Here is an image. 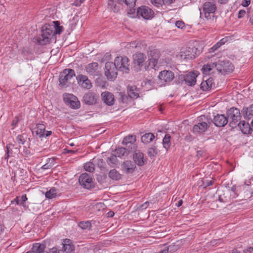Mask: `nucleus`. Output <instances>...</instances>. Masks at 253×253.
I'll return each mask as SVG.
<instances>
[{
	"label": "nucleus",
	"instance_id": "nucleus-1",
	"mask_svg": "<svg viewBox=\"0 0 253 253\" xmlns=\"http://www.w3.org/2000/svg\"><path fill=\"white\" fill-rule=\"evenodd\" d=\"M42 32L38 41L41 45H46L49 43L54 36V27L49 24H45L42 27Z\"/></svg>",
	"mask_w": 253,
	"mask_h": 253
},
{
	"label": "nucleus",
	"instance_id": "nucleus-2",
	"mask_svg": "<svg viewBox=\"0 0 253 253\" xmlns=\"http://www.w3.org/2000/svg\"><path fill=\"white\" fill-rule=\"evenodd\" d=\"M198 54V49L194 46L182 47L176 57L180 60L194 58Z\"/></svg>",
	"mask_w": 253,
	"mask_h": 253
},
{
	"label": "nucleus",
	"instance_id": "nucleus-3",
	"mask_svg": "<svg viewBox=\"0 0 253 253\" xmlns=\"http://www.w3.org/2000/svg\"><path fill=\"white\" fill-rule=\"evenodd\" d=\"M216 70L222 74H229L234 70V66L227 60H218L215 62Z\"/></svg>",
	"mask_w": 253,
	"mask_h": 253
},
{
	"label": "nucleus",
	"instance_id": "nucleus-4",
	"mask_svg": "<svg viewBox=\"0 0 253 253\" xmlns=\"http://www.w3.org/2000/svg\"><path fill=\"white\" fill-rule=\"evenodd\" d=\"M228 120L230 121L229 125L232 127H234L238 122L241 119V115L239 109L232 107L229 109L227 112Z\"/></svg>",
	"mask_w": 253,
	"mask_h": 253
},
{
	"label": "nucleus",
	"instance_id": "nucleus-5",
	"mask_svg": "<svg viewBox=\"0 0 253 253\" xmlns=\"http://www.w3.org/2000/svg\"><path fill=\"white\" fill-rule=\"evenodd\" d=\"M116 65L117 70L123 73H127L129 71V59L126 57L118 56L115 58L113 63Z\"/></svg>",
	"mask_w": 253,
	"mask_h": 253
},
{
	"label": "nucleus",
	"instance_id": "nucleus-6",
	"mask_svg": "<svg viewBox=\"0 0 253 253\" xmlns=\"http://www.w3.org/2000/svg\"><path fill=\"white\" fill-rule=\"evenodd\" d=\"M74 76H75V72L74 70L71 69H66L61 73L59 81L60 85L62 86H67L68 84V82Z\"/></svg>",
	"mask_w": 253,
	"mask_h": 253
},
{
	"label": "nucleus",
	"instance_id": "nucleus-7",
	"mask_svg": "<svg viewBox=\"0 0 253 253\" xmlns=\"http://www.w3.org/2000/svg\"><path fill=\"white\" fill-rule=\"evenodd\" d=\"M216 9L215 4L213 2L207 1L203 5V11L205 17L207 20L213 19L214 12Z\"/></svg>",
	"mask_w": 253,
	"mask_h": 253
},
{
	"label": "nucleus",
	"instance_id": "nucleus-8",
	"mask_svg": "<svg viewBox=\"0 0 253 253\" xmlns=\"http://www.w3.org/2000/svg\"><path fill=\"white\" fill-rule=\"evenodd\" d=\"M105 75L108 80L113 81L117 78V70L113 62H107L106 63Z\"/></svg>",
	"mask_w": 253,
	"mask_h": 253
},
{
	"label": "nucleus",
	"instance_id": "nucleus-9",
	"mask_svg": "<svg viewBox=\"0 0 253 253\" xmlns=\"http://www.w3.org/2000/svg\"><path fill=\"white\" fill-rule=\"evenodd\" d=\"M79 182L84 188L90 189L94 187L92 176L86 173L82 174L79 178Z\"/></svg>",
	"mask_w": 253,
	"mask_h": 253
},
{
	"label": "nucleus",
	"instance_id": "nucleus-10",
	"mask_svg": "<svg viewBox=\"0 0 253 253\" xmlns=\"http://www.w3.org/2000/svg\"><path fill=\"white\" fill-rule=\"evenodd\" d=\"M63 99L66 105L73 109H78L80 107V102L78 98L72 94H64Z\"/></svg>",
	"mask_w": 253,
	"mask_h": 253
},
{
	"label": "nucleus",
	"instance_id": "nucleus-11",
	"mask_svg": "<svg viewBox=\"0 0 253 253\" xmlns=\"http://www.w3.org/2000/svg\"><path fill=\"white\" fill-rule=\"evenodd\" d=\"M158 78L161 83L166 84L173 80L174 74L171 71L164 70L159 73Z\"/></svg>",
	"mask_w": 253,
	"mask_h": 253
},
{
	"label": "nucleus",
	"instance_id": "nucleus-12",
	"mask_svg": "<svg viewBox=\"0 0 253 253\" xmlns=\"http://www.w3.org/2000/svg\"><path fill=\"white\" fill-rule=\"evenodd\" d=\"M99 96L95 92L88 91L83 96V102L88 105H93L97 103Z\"/></svg>",
	"mask_w": 253,
	"mask_h": 253
},
{
	"label": "nucleus",
	"instance_id": "nucleus-13",
	"mask_svg": "<svg viewBox=\"0 0 253 253\" xmlns=\"http://www.w3.org/2000/svg\"><path fill=\"white\" fill-rule=\"evenodd\" d=\"M137 14L138 16H140L145 19H150L153 17L154 12L149 7L141 6L137 9Z\"/></svg>",
	"mask_w": 253,
	"mask_h": 253
},
{
	"label": "nucleus",
	"instance_id": "nucleus-14",
	"mask_svg": "<svg viewBox=\"0 0 253 253\" xmlns=\"http://www.w3.org/2000/svg\"><path fill=\"white\" fill-rule=\"evenodd\" d=\"M99 65L97 62H92L87 64L85 67L87 73L91 76H97L99 74Z\"/></svg>",
	"mask_w": 253,
	"mask_h": 253
},
{
	"label": "nucleus",
	"instance_id": "nucleus-15",
	"mask_svg": "<svg viewBox=\"0 0 253 253\" xmlns=\"http://www.w3.org/2000/svg\"><path fill=\"white\" fill-rule=\"evenodd\" d=\"M77 80L79 84H80L83 88L90 89L92 87L91 83L88 77L85 75H79L77 77Z\"/></svg>",
	"mask_w": 253,
	"mask_h": 253
},
{
	"label": "nucleus",
	"instance_id": "nucleus-16",
	"mask_svg": "<svg viewBox=\"0 0 253 253\" xmlns=\"http://www.w3.org/2000/svg\"><path fill=\"white\" fill-rule=\"evenodd\" d=\"M198 76V72H190L184 76V80L188 85H194L196 82V77Z\"/></svg>",
	"mask_w": 253,
	"mask_h": 253
},
{
	"label": "nucleus",
	"instance_id": "nucleus-17",
	"mask_svg": "<svg viewBox=\"0 0 253 253\" xmlns=\"http://www.w3.org/2000/svg\"><path fill=\"white\" fill-rule=\"evenodd\" d=\"M213 123L216 126L222 127L228 123V118L224 115L217 114L213 118Z\"/></svg>",
	"mask_w": 253,
	"mask_h": 253
},
{
	"label": "nucleus",
	"instance_id": "nucleus-18",
	"mask_svg": "<svg viewBox=\"0 0 253 253\" xmlns=\"http://www.w3.org/2000/svg\"><path fill=\"white\" fill-rule=\"evenodd\" d=\"M101 97L106 105L112 106L114 104V96L112 93L108 91L103 92L101 93Z\"/></svg>",
	"mask_w": 253,
	"mask_h": 253
},
{
	"label": "nucleus",
	"instance_id": "nucleus-19",
	"mask_svg": "<svg viewBox=\"0 0 253 253\" xmlns=\"http://www.w3.org/2000/svg\"><path fill=\"white\" fill-rule=\"evenodd\" d=\"M122 168L125 173H131L134 171L136 165L135 163L131 161H126L122 164Z\"/></svg>",
	"mask_w": 253,
	"mask_h": 253
},
{
	"label": "nucleus",
	"instance_id": "nucleus-20",
	"mask_svg": "<svg viewBox=\"0 0 253 253\" xmlns=\"http://www.w3.org/2000/svg\"><path fill=\"white\" fill-rule=\"evenodd\" d=\"M133 158L135 164L139 166H143L146 162V160L144 159V154L138 150L135 151Z\"/></svg>",
	"mask_w": 253,
	"mask_h": 253
},
{
	"label": "nucleus",
	"instance_id": "nucleus-21",
	"mask_svg": "<svg viewBox=\"0 0 253 253\" xmlns=\"http://www.w3.org/2000/svg\"><path fill=\"white\" fill-rule=\"evenodd\" d=\"M209 127V125L207 123L202 122L195 125L193 127V131L195 133H202L205 132Z\"/></svg>",
	"mask_w": 253,
	"mask_h": 253
},
{
	"label": "nucleus",
	"instance_id": "nucleus-22",
	"mask_svg": "<svg viewBox=\"0 0 253 253\" xmlns=\"http://www.w3.org/2000/svg\"><path fill=\"white\" fill-rule=\"evenodd\" d=\"M45 126L44 125L40 123H37L36 126L32 129V133H35L40 138L44 137V133L45 132Z\"/></svg>",
	"mask_w": 253,
	"mask_h": 253
},
{
	"label": "nucleus",
	"instance_id": "nucleus-23",
	"mask_svg": "<svg viewBox=\"0 0 253 253\" xmlns=\"http://www.w3.org/2000/svg\"><path fill=\"white\" fill-rule=\"evenodd\" d=\"M238 126L240 130L244 134H250L252 131L251 125L245 121H240L238 123Z\"/></svg>",
	"mask_w": 253,
	"mask_h": 253
},
{
	"label": "nucleus",
	"instance_id": "nucleus-24",
	"mask_svg": "<svg viewBox=\"0 0 253 253\" xmlns=\"http://www.w3.org/2000/svg\"><path fill=\"white\" fill-rule=\"evenodd\" d=\"M201 89L204 91L209 90L211 89L213 86H214V83L213 79L212 78H210L206 81H203L201 84Z\"/></svg>",
	"mask_w": 253,
	"mask_h": 253
},
{
	"label": "nucleus",
	"instance_id": "nucleus-25",
	"mask_svg": "<svg viewBox=\"0 0 253 253\" xmlns=\"http://www.w3.org/2000/svg\"><path fill=\"white\" fill-rule=\"evenodd\" d=\"M62 245L64 252L67 253H71L74 250V247L70 239H64Z\"/></svg>",
	"mask_w": 253,
	"mask_h": 253
},
{
	"label": "nucleus",
	"instance_id": "nucleus-26",
	"mask_svg": "<svg viewBox=\"0 0 253 253\" xmlns=\"http://www.w3.org/2000/svg\"><path fill=\"white\" fill-rule=\"evenodd\" d=\"M133 61L135 64L141 66L146 59L145 54L141 52H137L133 56Z\"/></svg>",
	"mask_w": 253,
	"mask_h": 253
},
{
	"label": "nucleus",
	"instance_id": "nucleus-27",
	"mask_svg": "<svg viewBox=\"0 0 253 253\" xmlns=\"http://www.w3.org/2000/svg\"><path fill=\"white\" fill-rule=\"evenodd\" d=\"M45 246L44 244L35 243L33 245L32 250L27 253H41L45 250Z\"/></svg>",
	"mask_w": 253,
	"mask_h": 253
},
{
	"label": "nucleus",
	"instance_id": "nucleus-28",
	"mask_svg": "<svg viewBox=\"0 0 253 253\" xmlns=\"http://www.w3.org/2000/svg\"><path fill=\"white\" fill-rule=\"evenodd\" d=\"M136 141V136L133 135H130L124 137L122 144L124 145H128L129 144L132 145L133 147L134 148L135 147L134 144L135 142Z\"/></svg>",
	"mask_w": 253,
	"mask_h": 253
},
{
	"label": "nucleus",
	"instance_id": "nucleus-29",
	"mask_svg": "<svg viewBox=\"0 0 253 253\" xmlns=\"http://www.w3.org/2000/svg\"><path fill=\"white\" fill-rule=\"evenodd\" d=\"M242 113L245 118L249 119L253 116V105L248 107H244L242 110Z\"/></svg>",
	"mask_w": 253,
	"mask_h": 253
},
{
	"label": "nucleus",
	"instance_id": "nucleus-30",
	"mask_svg": "<svg viewBox=\"0 0 253 253\" xmlns=\"http://www.w3.org/2000/svg\"><path fill=\"white\" fill-rule=\"evenodd\" d=\"M215 62L204 65L202 69L203 74L209 75L211 73H212V70L213 68H215Z\"/></svg>",
	"mask_w": 253,
	"mask_h": 253
},
{
	"label": "nucleus",
	"instance_id": "nucleus-31",
	"mask_svg": "<svg viewBox=\"0 0 253 253\" xmlns=\"http://www.w3.org/2000/svg\"><path fill=\"white\" fill-rule=\"evenodd\" d=\"M155 136L152 133H146L142 136L141 141L145 144H148L152 142Z\"/></svg>",
	"mask_w": 253,
	"mask_h": 253
},
{
	"label": "nucleus",
	"instance_id": "nucleus-32",
	"mask_svg": "<svg viewBox=\"0 0 253 253\" xmlns=\"http://www.w3.org/2000/svg\"><path fill=\"white\" fill-rule=\"evenodd\" d=\"M115 153V154L118 157H121L127 155L128 154L129 151L124 147H118L116 149Z\"/></svg>",
	"mask_w": 253,
	"mask_h": 253
},
{
	"label": "nucleus",
	"instance_id": "nucleus-33",
	"mask_svg": "<svg viewBox=\"0 0 253 253\" xmlns=\"http://www.w3.org/2000/svg\"><path fill=\"white\" fill-rule=\"evenodd\" d=\"M109 177L114 180H118L121 179V175L115 169H111L109 173Z\"/></svg>",
	"mask_w": 253,
	"mask_h": 253
},
{
	"label": "nucleus",
	"instance_id": "nucleus-34",
	"mask_svg": "<svg viewBox=\"0 0 253 253\" xmlns=\"http://www.w3.org/2000/svg\"><path fill=\"white\" fill-rule=\"evenodd\" d=\"M170 135L169 134H166L163 140L164 147L167 151L170 146Z\"/></svg>",
	"mask_w": 253,
	"mask_h": 253
},
{
	"label": "nucleus",
	"instance_id": "nucleus-35",
	"mask_svg": "<svg viewBox=\"0 0 253 253\" xmlns=\"http://www.w3.org/2000/svg\"><path fill=\"white\" fill-rule=\"evenodd\" d=\"M57 196V189L53 187L51 188L49 190L45 193L46 198L51 199L55 198Z\"/></svg>",
	"mask_w": 253,
	"mask_h": 253
},
{
	"label": "nucleus",
	"instance_id": "nucleus-36",
	"mask_svg": "<svg viewBox=\"0 0 253 253\" xmlns=\"http://www.w3.org/2000/svg\"><path fill=\"white\" fill-rule=\"evenodd\" d=\"M14 148L15 150L16 151V152H18L19 150L16 148H14V146L13 145H7L6 146V154L5 157V159H8V158L10 156L14 157V156L12 154V149Z\"/></svg>",
	"mask_w": 253,
	"mask_h": 253
},
{
	"label": "nucleus",
	"instance_id": "nucleus-37",
	"mask_svg": "<svg viewBox=\"0 0 253 253\" xmlns=\"http://www.w3.org/2000/svg\"><path fill=\"white\" fill-rule=\"evenodd\" d=\"M54 25H51L54 27V32L55 34H60L63 31V27L59 25L58 21H54Z\"/></svg>",
	"mask_w": 253,
	"mask_h": 253
},
{
	"label": "nucleus",
	"instance_id": "nucleus-38",
	"mask_svg": "<svg viewBox=\"0 0 253 253\" xmlns=\"http://www.w3.org/2000/svg\"><path fill=\"white\" fill-rule=\"evenodd\" d=\"M55 160L53 158H48L47 160L46 163L42 166V169H47L52 168L54 165Z\"/></svg>",
	"mask_w": 253,
	"mask_h": 253
},
{
	"label": "nucleus",
	"instance_id": "nucleus-39",
	"mask_svg": "<svg viewBox=\"0 0 253 253\" xmlns=\"http://www.w3.org/2000/svg\"><path fill=\"white\" fill-rule=\"evenodd\" d=\"M134 89L133 86L129 87L128 88V95L131 98H137L139 96V94L135 91Z\"/></svg>",
	"mask_w": 253,
	"mask_h": 253
},
{
	"label": "nucleus",
	"instance_id": "nucleus-40",
	"mask_svg": "<svg viewBox=\"0 0 253 253\" xmlns=\"http://www.w3.org/2000/svg\"><path fill=\"white\" fill-rule=\"evenodd\" d=\"M119 4L125 3L127 6L131 7L135 5L136 0H117Z\"/></svg>",
	"mask_w": 253,
	"mask_h": 253
},
{
	"label": "nucleus",
	"instance_id": "nucleus-41",
	"mask_svg": "<svg viewBox=\"0 0 253 253\" xmlns=\"http://www.w3.org/2000/svg\"><path fill=\"white\" fill-rule=\"evenodd\" d=\"M79 226L83 229H89L91 227V224L89 221L80 222Z\"/></svg>",
	"mask_w": 253,
	"mask_h": 253
},
{
	"label": "nucleus",
	"instance_id": "nucleus-42",
	"mask_svg": "<svg viewBox=\"0 0 253 253\" xmlns=\"http://www.w3.org/2000/svg\"><path fill=\"white\" fill-rule=\"evenodd\" d=\"M158 154V151L155 146H152L148 149V154L150 157H154Z\"/></svg>",
	"mask_w": 253,
	"mask_h": 253
},
{
	"label": "nucleus",
	"instance_id": "nucleus-43",
	"mask_svg": "<svg viewBox=\"0 0 253 253\" xmlns=\"http://www.w3.org/2000/svg\"><path fill=\"white\" fill-rule=\"evenodd\" d=\"M84 169L86 171L92 172L94 170V165L91 162H88L84 164Z\"/></svg>",
	"mask_w": 253,
	"mask_h": 253
},
{
	"label": "nucleus",
	"instance_id": "nucleus-44",
	"mask_svg": "<svg viewBox=\"0 0 253 253\" xmlns=\"http://www.w3.org/2000/svg\"><path fill=\"white\" fill-rule=\"evenodd\" d=\"M118 157L115 154L114 155H112L110 157L107 159V163L109 165L110 164H116L118 162L117 158Z\"/></svg>",
	"mask_w": 253,
	"mask_h": 253
},
{
	"label": "nucleus",
	"instance_id": "nucleus-45",
	"mask_svg": "<svg viewBox=\"0 0 253 253\" xmlns=\"http://www.w3.org/2000/svg\"><path fill=\"white\" fill-rule=\"evenodd\" d=\"M27 200V198L26 194H24L21 197L20 200H18V198L16 197V198L15 199V201H16V203L17 204H20L22 205H24L25 204V202Z\"/></svg>",
	"mask_w": 253,
	"mask_h": 253
},
{
	"label": "nucleus",
	"instance_id": "nucleus-46",
	"mask_svg": "<svg viewBox=\"0 0 253 253\" xmlns=\"http://www.w3.org/2000/svg\"><path fill=\"white\" fill-rule=\"evenodd\" d=\"M214 182L213 179L205 180L203 181V186L204 188L212 185Z\"/></svg>",
	"mask_w": 253,
	"mask_h": 253
},
{
	"label": "nucleus",
	"instance_id": "nucleus-47",
	"mask_svg": "<svg viewBox=\"0 0 253 253\" xmlns=\"http://www.w3.org/2000/svg\"><path fill=\"white\" fill-rule=\"evenodd\" d=\"M16 141L19 144H24L25 140L23 135H19L16 137Z\"/></svg>",
	"mask_w": 253,
	"mask_h": 253
},
{
	"label": "nucleus",
	"instance_id": "nucleus-48",
	"mask_svg": "<svg viewBox=\"0 0 253 253\" xmlns=\"http://www.w3.org/2000/svg\"><path fill=\"white\" fill-rule=\"evenodd\" d=\"M62 252H63V251L59 250L57 248L54 247V248H52V249H50L49 250V252H48V253L45 252L44 250L43 251H42V253H61Z\"/></svg>",
	"mask_w": 253,
	"mask_h": 253
},
{
	"label": "nucleus",
	"instance_id": "nucleus-49",
	"mask_svg": "<svg viewBox=\"0 0 253 253\" xmlns=\"http://www.w3.org/2000/svg\"><path fill=\"white\" fill-rule=\"evenodd\" d=\"M218 200L220 202L227 203L228 202V199L225 196V194L218 196Z\"/></svg>",
	"mask_w": 253,
	"mask_h": 253
},
{
	"label": "nucleus",
	"instance_id": "nucleus-50",
	"mask_svg": "<svg viewBox=\"0 0 253 253\" xmlns=\"http://www.w3.org/2000/svg\"><path fill=\"white\" fill-rule=\"evenodd\" d=\"M151 1L153 5L158 7L162 5V0H151Z\"/></svg>",
	"mask_w": 253,
	"mask_h": 253
},
{
	"label": "nucleus",
	"instance_id": "nucleus-51",
	"mask_svg": "<svg viewBox=\"0 0 253 253\" xmlns=\"http://www.w3.org/2000/svg\"><path fill=\"white\" fill-rule=\"evenodd\" d=\"M175 26L178 28L182 29L184 27L185 24L182 21H177L175 22Z\"/></svg>",
	"mask_w": 253,
	"mask_h": 253
},
{
	"label": "nucleus",
	"instance_id": "nucleus-52",
	"mask_svg": "<svg viewBox=\"0 0 253 253\" xmlns=\"http://www.w3.org/2000/svg\"><path fill=\"white\" fill-rule=\"evenodd\" d=\"M157 64V60L155 58H152L149 59V65L155 67Z\"/></svg>",
	"mask_w": 253,
	"mask_h": 253
},
{
	"label": "nucleus",
	"instance_id": "nucleus-53",
	"mask_svg": "<svg viewBox=\"0 0 253 253\" xmlns=\"http://www.w3.org/2000/svg\"><path fill=\"white\" fill-rule=\"evenodd\" d=\"M220 46H221V44L219 42H217L211 48V50H212V51H214L215 50L217 49Z\"/></svg>",
	"mask_w": 253,
	"mask_h": 253
},
{
	"label": "nucleus",
	"instance_id": "nucleus-54",
	"mask_svg": "<svg viewBox=\"0 0 253 253\" xmlns=\"http://www.w3.org/2000/svg\"><path fill=\"white\" fill-rule=\"evenodd\" d=\"M246 14V11L244 10H240L238 12V17L239 18L243 17Z\"/></svg>",
	"mask_w": 253,
	"mask_h": 253
},
{
	"label": "nucleus",
	"instance_id": "nucleus-55",
	"mask_svg": "<svg viewBox=\"0 0 253 253\" xmlns=\"http://www.w3.org/2000/svg\"><path fill=\"white\" fill-rule=\"evenodd\" d=\"M174 1H175V0H162V2L164 5H170Z\"/></svg>",
	"mask_w": 253,
	"mask_h": 253
},
{
	"label": "nucleus",
	"instance_id": "nucleus-56",
	"mask_svg": "<svg viewBox=\"0 0 253 253\" xmlns=\"http://www.w3.org/2000/svg\"><path fill=\"white\" fill-rule=\"evenodd\" d=\"M251 3V0H244L242 3V5L244 7H247Z\"/></svg>",
	"mask_w": 253,
	"mask_h": 253
},
{
	"label": "nucleus",
	"instance_id": "nucleus-57",
	"mask_svg": "<svg viewBox=\"0 0 253 253\" xmlns=\"http://www.w3.org/2000/svg\"><path fill=\"white\" fill-rule=\"evenodd\" d=\"M115 3L114 0H108V5L111 9L113 8V5Z\"/></svg>",
	"mask_w": 253,
	"mask_h": 253
},
{
	"label": "nucleus",
	"instance_id": "nucleus-58",
	"mask_svg": "<svg viewBox=\"0 0 253 253\" xmlns=\"http://www.w3.org/2000/svg\"><path fill=\"white\" fill-rule=\"evenodd\" d=\"M244 253H253V247H249L244 251Z\"/></svg>",
	"mask_w": 253,
	"mask_h": 253
},
{
	"label": "nucleus",
	"instance_id": "nucleus-59",
	"mask_svg": "<svg viewBox=\"0 0 253 253\" xmlns=\"http://www.w3.org/2000/svg\"><path fill=\"white\" fill-rule=\"evenodd\" d=\"M114 12H118L119 10V6L116 3L113 5V8H111Z\"/></svg>",
	"mask_w": 253,
	"mask_h": 253
},
{
	"label": "nucleus",
	"instance_id": "nucleus-60",
	"mask_svg": "<svg viewBox=\"0 0 253 253\" xmlns=\"http://www.w3.org/2000/svg\"><path fill=\"white\" fill-rule=\"evenodd\" d=\"M19 121L18 118L17 117H15L12 122L11 125L12 126H16L17 124Z\"/></svg>",
	"mask_w": 253,
	"mask_h": 253
},
{
	"label": "nucleus",
	"instance_id": "nucleus-61",
	"mask_svg": "<svg viewBox=\"0 0 253 253\" xmlns=\"http://www.w3.org/2000/svg\"><path fill=\"white\" fill-rule=\"evenodd\" d=\"M148 205H149V203L146 202L141 206L140 208L143 210L146 209L148 207Z\"/></svg>",
	"mask_w": 253,
	"mask_h": 253
},
{
	"label": "nucleus",
	"instance_id": "nucleus-62",
	"mask_svg": "<svg viewBox=\"0 0 253 253\" xmlns=\"http://www.w3.org/2000/svg\"><path fill=\"white\" fill-rule=\"evenodd\" d=\"M227 41V38H225L220 40L218 42L221 44V45H222V44H224Z\"/></svg>",
	"mask_w": 253,
	"mask_h": 253
},
{
	"label": "nucleus",
	"instance_id": "nucleus-63",
	"mask_svg": "<svg viewBox=\"0 0 253 253\" xmlns=\"http://www.w3.org/2000/svg\"><path fill=\"white\" fill-rule=\"evenodd\" d=\"M5 227L4 225L0 223V235L3 233Z\"/></svg>",
	"mask_w": 253,
	"mask_h": 253
},
{
	"label": "nucleus",
	"instance_id": "nucleus-64",
	"mask_svg": "<svg viewBox=\"0 0 253 253\" xmlns=\"http://www.w3.org/2000/svg\"><path fill=\"white\" fill-rule=\"evenodd\" d=\"M52 133V132L51 131H45L44 133V137H47L49 135H50Z\"/></svg>",
	"mask_w": 253,
	"mask_h": 253
}]
</instances>
